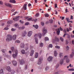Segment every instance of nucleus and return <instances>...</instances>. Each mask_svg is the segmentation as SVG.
<instances>
[{"label":"nucleus","instance_id":"41","mask_svg":"<svg viewBox=\"0 0 74 74\" xmlns=\"http://www.w3.org/2000/svg\"><path fill=\"white\" fill-rule=\"evenodd\" d=\"M49 69V67H48V66H47L46 67V68H45V70H46V71L48 70Z\"/></svg>","mask_w":74,"mask_h":74},{"label":"nucleus","instance_id":"2","mask_svg":"<svg viewBox=\"0 0 74 74\" xmlns=\"http://www.w3.org/2000/svg\"><path fill=\"white\" fill-rule=\"evenodd\" d=\"M6 41L7 42H9V41H12V35L10 34H8L6 36Z\"/></svg>","mask_w":74,"mask_h":74},{"label":"nucleus","instance_id":"57","mask_svg":"<svg viewBox=\"0 0 74 74\" xmlns=\"http://www.w3.org/2000/svg\"><path fill=\"white\" fill-rule=\"evenodd\" d=\"M66 31L69 32L70 31V29H69V28H66Z\"/></svg>","mask_w":74,"mask_h":74},{"label":"nucleus","instance_id":"64","mask_svg":"<svg viewBox=\"0 0 74 74\" xmlns=\"http://www.w3.org/2000/svg\"><path fill=\"white\" fill-rule=\"evenodd\" d=\"M71 38H74V35H71Z\"/></svg>","mask_w":74,"mask_h":74},{"label":"nucleus","instance_id":"17","mask_svg":"<svg viewBox=\"0 0 74 74\" xmlns=\"http://www.w3.org/2000/svg\"><path fill=\"white\" fill-rule=\"evenodd\" d=\"M73 56H74V50H73V51L72 52V54L70 55V56L71 58H72Z\"/></svg>","mask_w":74,"mask_h":74},{"label":"nucleus","instance_id":"33","mask_svg":"<svg viewBox=\"0 0 74 74\" xmlns=\"http://www.w3.org/2000/svg\"><path fill=\"white\" fill-rule=\"evenodd\" d=\"M66 63H69L70 62V59L68 58L66 60Z\"/></svg>","mask_w":74,"mask_h":74},{"label":"nucleus","instance_id":"27","mask_svg":"<svg viewBox=\"0 0 74 74\" xmlns=\"http://www.w3.org/2000/svg\"><path fill=\"white\" fill-rule=\"evenodd\" d=\"M33 27H35V28L37 29H38V26L37 25H36L35 26L34 25H33Z\"/></svg>","mask_w":74,"mask_h":74},{"label":"nucleus","instance_id":"38","mask_svg":"<svg viewBox=\"0 0 74 74\" xmlns=\"http://www.w3.org/2000/svg\"><path fill=\"white\" fill-rule=\"evenodd\" d=\"M44 15L45 17H48L49 16V14H45Z\"/></svg>","mask_w":74,"mask_h":74},{"label":"nucleus","instance_id":"51","mask_svg":"<svg viewBox=\"0 0 74 74\" xmlns=\"http://www.w3.org/2000/svg\"><path fill=\"white\" fill-rule=\"evenodd\" d=\"M4 30H8V28L7 27H5L4 28Z\"/></svg>","mask_w":74,"mask_h":74},{"label":"nucleus","instance_id":"34","mask_svg":"<svg viewBox=\"0 0 74 74\" xmlns=\"http://www.w3.org/2000/svg\"><path fill=\"white\" fill-rule=\"evenodd\" d=\"M10 72L11 73V74H14V73H15V71L12 70H11Z\"/></svg>","mask_w":74,"mask_h":74},{"label":"nucleus","instance_id":"58","mask_svg":"<svg viewBox=\"0 0 74 74\" xmlns=\"http://www.w3.org/2000/svg\"><path fill=\"white\" fill-rule=\"evenodd\" d=\"M66 20L67 21V22H68L69 21V18H66Z\"/></svg>","mask_w":74,"mask_h":74},{"label":"nucleus","instance_id":"13","mask_svg":"<svg viewBox=\"0 0 74 74\" xmlns=\"http://www.w3.org/2000/svg\"><path fill=\"white\" fill-rule=\"evenodd\" d=\"M5 5H6V6H7V7H11V5L10 3H5Z\"/></svg>","mask_w":74,"mask_h":74},{"label":"nucleus","instance_id":"12","mask_svg":"<svg viewBox=\"0 0 74 74\" xmlns=\"http://www.w3.org/2000/svg\"><path fill=\"white\" fill-rule=\"evenodd\" d=\"M56 31H57V33L58 35H59V34H60V32L59 28L56 29Z\"/></svg>","mask_w":74,"mask_h":74},{"label":"nucleus","instance_id":"54","mask_svg":"<svg viewBox=\"0 0 74 74\" xmlns=\"http://www.w3.org/2000/svg\"><path fill=\"white\" fill-rule=\"evenodd\" d=\"M63 32L64 33H67V31H66V29H64L63 30Z\"/></svg>","mask_w":74,"mask_h":74},{"label":"nucleus","instance_id":"28","mask_svg":"<svg viewBox=\"0 0 74 74\" xmlns=\"http://www.w3.org/2000/svg\"><path fill=\"white\" fill-rule=\"evenodd\" d=\"M10 3H15L16 2L14 0H10Z\"/></svg>","mask_w":74,"mask_h":74},{"label":"nucleus","instance_id":"60","mask_svg":"<svg viewBox=\"0 0 74 74\" xmlns=\"http://www.w3.org/2000/svg\"><path fill=\"white\" fill-rule=\"evenodd\" d=\"M3 4V2L1 1H0V4H1L2 5Z\"/></svg>","mask_w":74,"mask_h":74},{"label":"nucleus","instance_id":"52","mask_svg":"<svg viewBox=\"0 0 74 74\" xmlns=\"http://www.w3.org/2000/svg\"><path fill=\"white\" fill-rule=\"evenodd\" d=\"M29 22H27L25 24V25H29Z\"/></svg>","mask_w":74,"mask_h":74},{"label":"nucleus","instance_id":"14","mask_svg":"<svg viewBox=\"0 0 74 74\" xmlns=\"http://www.w3.org/2000/svg\"><path fill=\"white\" fill-rule=\"evenodd\" d=\"M20 64H23L24 63H25V62L24 61V60H23L22 59L20 61Z\"/></svg>","mask_w":74,"mask_h":74},{"label":"nucleus","instance_id":"15","mask_svg":"<svg viewBox=\"0 0 74 74\" xmlns=\"http://www.w3.org/2000/svg\"><path fill=\"white\" fill-rule=\"evenodd\" d=\"M12 62L14 66H16V64H17V62H16V61H12Z\"/></svg>","mask_w":74,"mask_h":74},{"label":"nucleus","instance_id":"31","mask_svg":"<svg viewBox=\"0 0 74 74\" xmlns=\"http://www.w3.org/2000/svg\"><path fill=\"white\" fill-rule=\"evenodd\" d=\"M35 42H36V44H38V39H37V38H36L35 39Z\"/></svg>","mask_w":74,"mask_h":74},{"label":"nucleus","instance_id":"22","mask_svg":"<svg viewBox=\"0 0 74 74\" xmlns=\"http://www.w3.org/2000/svg\"><path fill=\"white\" fill-rule=\"evenodd\" d=\"M27 6V4H25L24 5L23 8L25 10H27V8H26Z\"/></svg>","mask_w":74,"mask_h":74},{"label":"nucleus","instance_id":"49","mask_svg":"<svg viewBox=\"0 0 74 74\" xmlns=\"http://www.w3.org/2000/svg\"><path fill=\"white\" fill-rule=\"evenodd\" d=\"M15 30H16V29H14V28H12L11 29V31H15Z\"/></svg>","mask_w":74,"mask_h":74},{"label":"nucleus","instance_id":"8","mask_svg":"<svg viewBox=\"0 0 74 74\" xmlns=\"http://www.w3.org/2000/svg\"><path fill=\"white\" fill-rule=\"evenodd\" d=\"M53 59V57L51 56H49L47 60L49 62H51Z\"/></svg>","mask_w":74,"mask_h":74},{"label":"nucleus","instance_id":"62","mask_svg":"<svg viewBox=\"0 0 74 74\" xmlns=\"http://www.w3.org/2000/svg\"><path fill=\"white\" fill-rule=\"evenodd\" d=\"M20 22L21 23H23V22L21 20H20Z\"/></svg>","mask_w":74,"mask_h":74},{"label":"nucleus","instance_id":"23","mask_svg":"<svg viewBox=\"0 0 74 74\" xmlns=\"http://www.w3.org/2000/svg\"><path fill=\"white\" fill-rule=\"evenodd\" d=\"M38 53H36L35 56V58H38Z\"/></svg>","mask_w":74,"mask_h":74},{"label":"nucleus","instance_id":"6","mask_svg":"<svg viewBox=\"0 0 74 74\" xmlns=\"http://www.w3.org/2000/svg\"><path fill=\"white\" fill-rule=\"evenodd\" d=\"M20 17L19 16H16L14 18H13L14 21H17L19 19V18Z\"/></svg>","mask_w":74,"mask_h":74},{"label":"nucleus","instance_id":"3","mask_svg":"<svg viewBox=\"0 0 74 74\" xmlns=\"http://www.w3.org/2000/svg\"><path fill=\"white\" fill-rule=\"evenodd\" d=\"M69 58V56H65L63 59H62L60 61V64H62L63 63V61H64V60H66L67 59Z\"/></svg>","mask_w":74,"mask_h":74},{"label":"nucleus","instance_id":"40","mask_svg":"<svg viewBox=\"0 0 74 74\" xmlns=\"http://www.w3.org/2000/svg\"><path fill=\"white\" fill-rule=\"evenodd\" d=\"M60 40H61V41L62 42H63V41L64 40H63V38H62V37H60Z\"/></svg>","mask_w":74,"mask_h":74},{"label":"nucleus","instance_id":"61","mask_svg":"<svg viewBox=\"0 0 74 74\" xmlns=\"http://www.w3.org/2000/svg\"><path fill=\"white\" fill-rule=\"evenodd\" d=\"M64 19V16L62 17V18L61 19L62 20H63V19Z\"/></svg>","mask_w":74,"mask_h":74},{"label":"nucleus","instance_id":"29","mask_svg":"<svg viewBox=\"0 0 74 74\" xmlns=\"http://www.w3.org/2000/svg\"><path fill=\"white\" fill-rule=\"evenodd\" d=\"M3 56H6V57H7V58H8L10 57V56H8V55L6 54H3Z\"/></svg>","mask_w":74,"mask_h":74},{"label":"nucleus","instance_id":"39","mask_svg":"<svg viewBox=\"0 0 74 74\" xmlns=\"http://www.w3.org/2000/svg\"><path fill=\"white\" fill-rule=\"evenodd\" d=\"M3 73V70L1 69L0 71V74H2Z\"/></svg>","mask_w":74,"mask_h":74},{"label":"nucleus","instance_id":"9","mask_svg":"<svg viewBox=\"0 0 74 74\" xmlns=\"http://www.w3.org/2000/svg\"><path fill=\"white\" fill-rule=\"evenodd\" d=\"M32 33H33V32L32 31H29L28 32V37H30L32 35Z\"/></svg>","mask_w":74,"mask_h":74},{"label":"nucleus","instance_id":"11","mask_svg":"<svg viewBox=\"0 0 74 74\" xmlns=\"http://www.w3.org/2000/svg\"><path fill=\"white\" fill-rule=\"evenodd\" d=\"M54 40L56 41V42H59V39L58 38L56 37Z\"/></svg>","mask_w":74,"mask_h":74},{"label":"nucleus","instance_id":"26","mask_svg":"<svg viewBox=\"0 0 74 74\" xmlns=\"http://www.w3.org/2000/svg\"><path fill=\"white\" fill-rule=\"evenodd\" d=\"M58 56V53L56 52V51H54V56Z\"/></svg>","mask_w":74,"mask_h":74},{"label":"nucleus","instance_id":"55","mask_svg":"<svg viewBox=\"0 0 74 74\" xmlns=\"http://www.w3.org/2000/svg\"><path fill=\"white\" fill-rule=\"evenodd\" d=\"M60 30H61V31H63V29H62V28H61V27H60Z\"/></svg>","mask_w":74,"mask_h":74},{"label":"nucleus","instance_id":"16","mask_svg":"<svg viewBox=\"0 0 74 74\" xmlns=\"http://www.w3.org/2000/svg\"><path fill=\"white\" fill-rule=\"evenodd\" d=\"M16 35H14L12 36V38L13 40H16Z\"/></svg>","mask_w":74,"mask_h":74},{"label":"nucleus","instance_id":"47","mask_svg":"<svg viewBox=\"0 0 74 74\" xmlns=\"http://www.w3.org/2000/svg\"><path fill=\"white\" fill-rule=\"evenodd\" d=\"M39 15H40V14L39 13H37L36 14V16L38 17Z\"/></svg>","mask_w":74,"mask_h":74},{"label":"nucleus","instance_id":"10","mask_svg":"<svg viewBox=\"0 0 74 74\" xmlns=\"http://www.w3.org/2000/svg\"><path fill=\"white\" fill-rule=\"evenodd\" d=\"M30 16H27L25 18L26 19H27V21H30L32 20V18H30Z\"/></svg>","mask_w":74,"mask_h":74},{"label":"nucleus","instance_id":"56","mask_svg":"<svg viewBox=\"0 0 74 74\" xmlns=\"http://www.w3.org/2000/svg\"><path fill=\"white\" fill-rule=\"evenodd\" d=\"M49 21L50 23H52V22H53V20H49Z\"/></svg>","mask_w":74,"mask_h":74},{"label":"nucleus","instance_id":"30","mask_svg":"<svg viewBox=\"0 0 74 74\" xmlns=\"http://www.w3.org/2000/svg\"><path fill=\"white\" fill-rule=\"evenodd\" d=\"M59 56L60 58H62L63 57V53H60V54Z\"/></svg>","mask_w":74,"mask_h":74},{"label":"nucleus","instance_id":"53","mask_svg":"<svg viewBox=\"0 0 74 74\" xmlns=\"http://www.w3.org/2000/svg\"><path fill=\"white\" fill-rule=\"evenodd\" d=\"M66 48L67 50H69V47L68 46H67L66 47Z\"/></svg>","mask_w":74,"mask_h":74},{"label":"nucleus","instance_id":"59","mask_svg":"<svg viewBox=\"0 0 74 74\" xmlns=\"http://www.w3.org/2000/svg\"><path fill=\"white\" fill-rule=\"evenodd\" d=\"M59 66V64H58V65H57L56 66V68H58V67Z\"/></svg>","mask_w":74,"mask_h":74},{"label":"nucleus","instance_id":"32","mask_svg":"<svg viewBox=\"0 0 74 74\" xmlns=\"http://www.w3.org/2000/svg\"><path fill=\"white\" fill-rule=\"evenodd\" d=\"M12 23V21H8V22L7 23L8 24H10L11 23Z\"/></svg>","mask_w":74,"mask_h":74},{"label":"nucleus","instance_id":"1","mask_svg":"<svg viewBox=\"0 0 74 74\" xmlns=\"http://www.w3.org/2000/svg\"><path fill=\"white\" fill-rule=\"evenodd\" d=\"M11 49L13 53H15V54H13L12 55V56L14 58H16L17 57L18 55V51L16 49H14V47H12L11 48Z\"/></svg>","mask_w":74,"mask_h":74},{"label":"nucleus","instance_id":"19","mask_svg":"<svg viewBox=\"0 0 74 74\" xmlns=\"http://www.w3.org/2000/svg\"><path fill=\"white\" fill-rule=\"evenodd\" d=\"M26 34V31H24V32L22 34V37H25Z\"/></svg>","mask_w":74,"mask_h":74},{"label":"nucleus","instance_id":"42","mask_svg":"<svg viewBox=\"0 0 74 74\" xmlns=\"http://www.w3.org/2000/svg\"><path fill=\"white\" fill-rule=\"evenodd\" d=\"M55 48H58V49H60V47L58 46H56Z\"/></svg>","mask_w":74,"mask_h":74},{"label":"nucleus","instance_id":"20","mask_svg":"<svg viewBox=\"0 0 74 74\" xmlns=\"http://www.w3.org/2000/svg\"><path fill=\"white\" fill-rule=\"evenodd\" d=\"M33 53H34V50H32L31 51L30 56H32L33 55Z\"/></svg>","mask_w":74,"mask_h":74},{"label":"nucleus","instance_id":"7","mask_svg":"<svg viewBox=\"0 0 74 74\" xmlns=\"http://www.w3.org/2000/svg\"><path fill=\"white\" fill-rule=\"evenodd\" d=\"M42 60V58H40L38 62L37 63L38 64H41Z\"/></svg>","mask_w":74,"mask_h":74},{"label":"nucleus","instance_id":"63","mask_svg":"<svg viewBox=\"0 0 74 74\" xmlns=\"http://www.w3.org/2000/svg\"><path fill=\"white\" fill-rule=\"evenodd\" d=\"M57 7H58V5H57V4H55V7L56 8Z\"/></svg>","mask_w":74,"mask_h":74},{"label":"nucleus","instance_id":"37","mask_svg":"<svg viewBox=\"0 0 74 74\" xmlns=\"http://www.w3.org/2000/svg\"><path fill=\"white\" fill-rule=\"evenodd\" d=\"M1 51H2V52L4 53L5 52H6V49H2L1 50Z\"/></svg>","mask_w":74,"mask_h":74},{"label":"nucleus","instance_id":"43","mask_svg":"<svg viewBox=\"0 0 74 74\" xmlns=\"http://www.w3.org/2000/svg\"><path fill=\"white\" fill-rule=\"evenodd\" d=\"M15 42L16 43H20V41L19 40H16L15 41Z\"/></svg>","mask_w":74,"mask_h":74},{"label":"nucleus","instance_id":"44","mask_svg":"<svg viewBox=\"0 0 74 74\" xmlns=\"http://www.w3.org/2000/svg\"><path fill=\"white\" fill-rule=\"evenodd\" d=\"M43 43H41L40 44V47H43Z\"/></svg>","mask_w":74,"mask_h":74},{"label":"nucleus","instance_id":"5","mask_svg":"<svg viewBox=\"0 0 74 74\" xmlns=\"http://www.w3.org/2000/svg\"><path fill=\"white\" fill-rule=\"evenodd\" d=\"M40 38H41V37H42V36L41 34H35L34 35L35 37H38Z\"/></svg>","mask_w":74,"mask_h":74},{"label":"nucleus","instance_id":"25","mask_svg":"<svg viewBox=\"0 0 74 74\" xmlns=\"http://www.w3.org/2000/svg\"><path fill=\"white\" fill-rule=\"evenodd\" d=\"M21 52L22 54H25V51L24 50H22L21 51Z\"/></svg>","mask_w":74,"mask_h":74},{"label":"nucleus","instance_id":"46","mask_svg":"<svg viewBox=\"0 0 74 74\" xmlns=\"http://www.w3.org/2000/svg\"><path fill=\"white\" fill-rule=\"evenodd\" d=\"M68 70L69 71H74V69H68Z\"/></svg>","mask_w":74,"mask_h":74},{"label":"nucleus","instance_id":"45","mask_svg":"<svg viewBox=\"0 0 74 74\" xmlns=\"http://www.w3.org/2000/svg\"><path fill=\"white\" fill-rule=\"evenodd\" d=\"M49 47H50V48H52V45L51 44H50V45H49Z\"/></svg>","mask_w":74,"mask_h":74},{"label":"nucleus","instance_id":"35","mask_svg":"<svg viewBox=\"0 0 74 74\" xmlns=\"http://www.w3.org/2000/svg\"><path fill=\"white\" fill-rule=\"evenodd\" d=\"M45 41H48L49 40V38L47 37H46L45 38Z\"/></svg>","mask_w":74,"mask_h":74},{"label":"nucleus","instance_id":"50","mask_svg":"<svg viewBox=\"0 0 74 74\" xmlns=\"http://www.w3.org/2000/svg\"><path fill=\"white\" fill-rule=\"evenodd\" d=\"M41 25H42V26H44V23L43 22H41Z\"/></svg>","mask_w":74,"mask_h":74},{"label":"nucleus","instance_id":"36","mask_svg":"<svg viewBox=\"0 0 74 74\" xmlns=\"http://www.w3.org/2000/svg\"><path fill=\"white\" fill-rule=\"evenodd\" d=\"M14 26L16 27H19V25L18 24H16L14 25Z\"/></svg>","mask_w":74,"mask_h":74},{"label":"nucleus","instance_id":"4","mask_svg":"<svg viewBox=\"0 0 74 74\" xmlns=\"http://www.w3.org/2000/svg\"><path fill=\"white\" fill-rule=\"evenodd\" d=\"M42 32H43V36H45V34H46V33H47V29H45V28H44L42 29Z\"/></svg>","mask_w":74,"mask_h":74},{"label":"nucleus","instance_id":"24","mask_svg":"<svg viewBox=\"0 0 74 74\" xmlns=\"http://www.w3.org/2000/svg\"><path fill=\"white\" fill-rule=\"evenodd\" d=\"M54 74H59V72L58 71L55 70L54 72Z\"/></svg>","mask_w":74,"mask_h":74},{"label":"nucleus","instance_id":"48","mask_svg":"<svg viewBox=\"0 0 74 74\" xmlns=\"http://www.w3.org/2000/svg\"><path fill=\"white\" fill-rule=\"evenodd\" d=\"M28 66V64H26L25 65V69H27V66Z\"/></svg>","mask_w":74,"mask_h":74},{"label":"nucleus","instance_id":"18","mask_svg":"<svg viewBox=\"0 0 74 74\" xmlns=\"http://www.w3.org/2000/svg\"><path fill=\"white\" fill-rule=\"evenodd\" d=\"M6 70L8 71H11V68L10 66H7L6 68Z\"/></svg>","mask_w":74,"mask_h":74},{"label":"nucleus","instance_id":"21","mask_svg":"<svg viewBox=\"0 0 74 74\" xmlns=\"http://www.w3.org/2000/svg\"><path fill=\"white\" fill-rule=\"evenodd\" d=\"M24 47H25V45H24V43H21L20 45L21 48H24Z\"/></svg>","mask_w":74,"mask_h":74}]
</instances>
